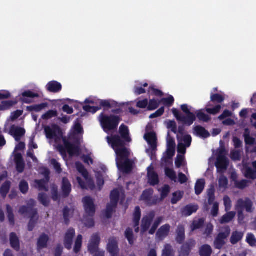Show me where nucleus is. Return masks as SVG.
<instances>
[{
	"mask_svg": "<svg viewBox=\"0 0 256 256\" xmlns=\"http://www.w3.org/2000/svg\"><path fill=\"white\" fill-rule=\"evenodd\" d=\"M154 191L152 189H148L144 192L141 196V200L148 204H154L159 202L158 196H153Z\"/></svg>",
	"mask_w": 256,
	"mask_h": 256,
	"instance_id": "a211bd4d",
	"label": "nucleus"
},
{
	"mask_svg": "<svg viewBox=\"0 0 256 256\" xmlns=\"http://www.w3.org/2000/svg\"><path fill=\"white\" fill-rule=\"evenodd\" d=\"M10 242L12 246L16 250H18L20 248L19 240L15 234L12 233L10 234Z\"/></svg>",
	"mask_w": 256,
	"mask_h": 256,
	"instance_id": "58836bf2",
	"label": "nucleus"
},
{
	"mask_svg": "<svg viewBox=\"0 0 256 256\" xmlns=\"http://www.w3.org/2000/svg\"><path fill=\"white\" fill-rule=\"evenodd\" d=\"M47 106V104L43 103L40 104L32 106L30 107V108L33 111L36 112H38L42 110L45 108Z\"/></svg>",
	"mask_w": 256,
	"mask_h": 256,
	"instance_id": "bf43d9fd",
	"label": "nucleus"
},
{
	"mask_svg": "<svg viewBox=\"0 0 256 256\" xmlns=\"http://www.w3.org/2000/svg\"><path fill=\"white\" fill-rule=\"evenodd\" d=\"M20 190L22 194H26L28 190V185L27 182L22 180L20 184Z\"/></svg>",
	"mask_w": 256,
	"mask_h": 256,
	"instance_id": "680f3d73",
	"label": "nucleus"
},
{
	"mask_svg": "<svg viewBox=\"0 0 256 256\" xmlns=\"http://www.w3.org/2000/svg\"><path fill=\"white\" fill-rule=\"evenodd\" d=\"M214 230V226L212 224H207L205 231L204 233L206 238H208L210 236Z\"/></svg>",
	"mask_w": 256,
	"mask_h": 256,
	"instance_id": "e2e57ef3",
	"label": "nucleus"
},
{
	"mask_svg": "<svg viewBox=\"0 0 256 256\" xmlns=\"http://www.w3.org/2000/svg\"><path fill=\"white\" fill-rule=\"evenodd\" d=\"M99 99L95 97H90L85 100L84 102L87 105L84 106V110L87 112L94 114L98 110L100 109V106H98Z\"/></svg>",
	"mask_w": 256,
	"mask_h": 256,
	"instance_id": "2eb2a0df",
	"label": "nucleus"
},
{
	"mask_svg": "<svg viewBox=\"0 0 256 256\" xmlns=\"http://www.w3.org/2000/svg\"><path fill=\"white\" fill-rule=\"evenodd\" d=\"M244 234L242 232L235 231L231 236L230 242L232 244H234L240 242L243 238Z\"/></svg>",
	"mask_w": 256,
	"mask_h": 256,
	"instance_id": "f704fd0d",
	"label": "nucleus"
},
{
	"mask_svg": "<svg viewBox=\"0 0 256 256\" xmlns=\"http://www.w3.org/2000/svg\"><path fill=\"white\" fill-rule=\"evenodd\" d=\"M57 112L56 110H49L44 114L42 116V118L43 119H50L52 117H54L56 116Z\"/></svg>",
	"mask_w": 256,
	"mask_h": 256,
	"instance_id": "0e129e2a",
	"label": "nucleus"
},
{
	"mask_svg": "<svg viewBox=\"0 0 256 256\" xmlns=\"http://www.w3.org/2000/svg\"><path fill=\"white\" fill-rule=\"evenodd\" d=\"M236 215L234 212H227L219 220L220 224H226L230 222L234 218Z\"/></svg>",
	"mask_w": 256,
	"mask_h": 256,
	"instance_id": "cd10ccee",
	"label": "nucleus"
},
{
	"mask_svg": "<svg viewBox=\"0 0 256 256\" xmlns=\"http://www.w3.org/2000/svg\"><path fill=\"white\" fill-rule=\"evenodd\" d=\"M124 198V195L122 188L112 191L110 194V202L108 204L104 212V216L107 218H110L117 205L118 200H120L121 202H123Z\"/></svg>",
	"mask_w": 256,
	"mask_h": 256,
	"instance_id": "1a4fd4ad",
	"label": "nucleus"
},
{
	"mask_svg": "<svg viewBox=\"0 0 256 256\" xmlns=\"http://www.w3.org/2000/svg\"><path fill=\"white\" fill-rule=\"evenodd\" d=\"M29 150L27 152V155L28 157L30 158L34 162H36L37 158L34 156L32 149H36L38 148L37 144L34 142V138L33 137L30 138V142L28 144Z\"/></svg>",
	"mask_w": 256,
	"mask_h": 256,
	"instance_id": "a878e982",
	"label": "nucleus"
},
{
	"mask_svg": "<svg viewBox=\"0 0 256 256\" xmlns=\"http://www.w3.org/2000/svg\"><path fill=\"white\" fill-rule=\"evenodd\" d=\"M22 98H21V100L23 102L30 103L31 101L28 99V98H37L38 96V95L32 91L28 90L22 92Z\"/></svg>",
	"mask_w": 256,
	"mask_h": 256,
	"instance_id": "7c9ffc66",
	"label": "nucleus"
},
{
	"mask_svg": "<svg viewBox=\"0 0 256 256\" xmlns=\"http://www.w3.org/2000/svg\"><path fill=\"white\" fill-rule=\"evenodd\" d=\"M205 186V181L204 179H200L197 180L195 186L196 194H200L203 190Z\"/></svg>",
	"mask_w": 256,
	"mask_h": 256,
	"instance_id": "ea45409f",
	"label": "nucleus"
},
{
	"mask_svg": "<svg viewBox=\"0 0 256 256\" xmlns=\"http://www.w3.org/2000/svg\"><path fill=\"white\" fill-rule=\"evenodd\" d=\"M174 250L172 246L169 244H166L162 250V256H174Z\"/></svg>",
	"mask_w": 256,
	"mask_h": 256,
	"instance_id": "de8ad7c7",
	"label": "nucleus"
},
{
	"mask_svg": "<svg viewBox=\"0 0 256 256\" xmlns=\"http://www.w3.org/2000/svg\"><path fill=\"white\" fill-rule=\"evenodd\" d=\"M160 101L152 99L150 101L149 104H148V110H152L156 109L159 106Z\"/></svg>",
	"mask_w": 256,
	"mask_h": 256,
	"instance_id": "13d9d810",
	"label": "nucleus"
},
{
	"mask_svg": "<svg viewBox=\"0 0 256 256\" xmlns=\"http://www.w3.org/2000/svg\"><path fill=\"white\" fill-rule=\"evenodd\" d=\"M246 240L247 242L252 246H254L256 245V238L252 234L248 233L247 234Z\"/></svg>",
	"mask_w": 256,
	"mask_h": 256,
	"instance_id": "4d7b16f0",
	"label": "nucleus"
},
{
	"mask_svg": "<svg viewBox=\"0 0 256 256\" xmlns=\"http://www.w3.org/2000/svg\"><path fill=\"white\" fill-rule=\"evenodd\" d=\"M35 204V201L33 200H30L28 204V206H21L18 212L24 217L28 216L30 218V222L28 225V229L31 231L33 230L35 224L36 223L38 216L36 210L32 208Z\"/></svg>",
	"mask_w": 256,
	"mask_h": 256,
	"instance_id": "6e6552de",
	"label": "nucleus"
},
{
	"mask_svg": "<svg viewBox=\"0 0 256 256\" xmlns=\"http://www.w3.org/2000/svg\"><path fill=\"white\" fill-rule=\"evenodd\" d=\"M106 139L116 152V163L118 168L124 172H130L132 162L129 159L130 152L124 147V142L118 136H108Z\"/></svg>",
	"mask_w": 256,
	"mask_h": 256,
	"instance_id": "f03ea898",
	"label": "nucleus"
},
{
	"mask_svg": "<svg viewBox=\"0 0 256 256\" xmlns=\"http://www.w3.org/2000/svg\"><path fill=\"white\" fill-rule=\"evenodd\" d=\"M4 130L6 132L12 136L16 141L19 140L24 136L26 132L22 128L15 126H9L8 122L5 124Z\"/></svg>",
	"mask_w": 256,
	"mask_h": 256,
	"instance_id": "f8f14e48",
	"label": "nucleus"
},
{
	"mask_svg": "<svg viewBox=\"0 0 256 256\" xmlns=\"http://www.w3.org/2000/svg\"><path fill=\"white\" fill-rule=\"evenodd\" d=\"M198 208L196 205H188L184 208L182 212V214L185 216H190L192 213L196 212Z\"/></svg>",
	"mask_w": 256,
	"mask_h": 256,
	"instance_id": "e433bc0d",
	"label": "nucleus"
},
{
	"mask_svg": "<svg viewBox=\"0 0 256 256\" xmlns=\"http://www.w3.org/2000/svg\"><path fill=\"white\" fill-rule=\"evenodd\" d=\"M38 200L44 206H46L49 202V200L47 196L43 194H40L38 196Z\"/></svg>",
	"mask_w": 256,
	"mask_h": 256,
	"instance_id": "338daca9",
	"label": "nucleus"
},
{
	"mask_svg": "<svg viewBox=\"0 0 256 256\" xmlns=\"http://www.w3.org/2000/svg\"><path fill=\"white\" fill-rule=\"evenodd\" d=\"M212 252L211 247L208 244H205L201 247L200 253V256H210Z\"/></svg>",
	"mask_w": 256,
	"mask_h": 256,
	"instance_id": "c03bdc74",
	"label": "nucleus"
},
{
	"mask_svg": "<svg viewBox=\"0 0 256 256\" xmlns=\"http://www.w3.org/2000/svg\"><path fill=\"white\" fill-rule=\"evenodd\" d=\"M154 212H151L144 216L141 222V233L143 234L148 230V234H154L158 226L162 222L164 218L159 216L154 220Z\"/></svg>",
	"mask_w": 256,
	"mask_h": 256,
	"instance_id": "39448f33",
	"label": "nucleus"
},
{
	"mask_svg": "<svg viewBox=\"0 0 256 256\" xmlns=\"http://www.w3.org/2000/svg\"><path fill=\"white\" fill-rule=\"evenodd\" d=\"M152 126L150 124L147 126L146 133L144 136V138L151 148L152 150H154L156 146V134L150 130Z\"/></svg>",
	"mask_w": 256,
	"mask_h": 256,
	"instance_id": "f3484780",
	"label": "nucleus"
},
{
	"mask_svg": "<svg viewBox=\"0 0 256 256\" xmlns=\"http://www.w3.org/2000/svg\"><path fill=\"white\" fill-rule=\"evenodd\" d=\"M194 134L201 138H206L209 136V133L202 127L196 126L194 128Z\"/></svg>",
	"mask_w": 256,
	"mask_h": 256,
	"instance_id": "72a5a7b5",
	"label": "nucleus"
},
{
	"mask_svg": "<svg viewBox=\"0 0 256 256\" xmlns=\"http://www.w3.org/2000/svg\"><path fill=\"white\" fill-rule=\"evenodd\" d=\"M218 188L220 190L224 191L227 188L228 184V180L227 178L223 174H220L218 178Z\"/></svg>",
	"mask_w": 256,
	"mask_h": 256,
	"instance_id": "2f4dec72",
	"label": "nucleus"
},
{
	"mask_svg": "<svg viewBox=\"0 0 256 256\" xmlns=\"http://www.w3.org/2000/svg\"><path fill=\"white\" fill-rule=\"evenodd\" d=\"M141 216L140 210L139 207L137 206L135 208L134 214L133 222L136 226H138L139 224V221Z\"/></svg>",
	"mask_w": 256,
	"mask_h": 256,
	"instance_id": "49530a36",
	"label": "nucleus"
},
{
	"mask_svg": "<svg viewBox=\"0 0 256 256\" xmlns=\"http://www.w3.org/2000/svg\"><path fill=\"white\" fill-rule=\"evenodd\" d=\"M147 177L148 182L152 186L157 184L159 182L158 175L152 166L148 168Z\"/></svg>",
	"mask_w": 256,
	"mask_h": 256,
	"instance_id": "b1692460",
	"label": "nucleus"
},
{
	"mask_svg": "<svg viewBox=\"0 0 256 256\" xmlns=\"http://www.w3.org/2000/svg\"><path fill=\"white\" fill-rule=\"evenodd\" d=\"M10 183V182H4L0 189V193L3 197H5L9 191Z\"/></svg>",
	"mask_w": 256,
	"mask_h": 256,
	"instance_id": "3c124183",
	"label": "nucleus"
},
{
	"mask_svg": "<svg viewBox=\"0 0 256 256\" xmlns=\"http://www.w3.org/2000/svg\"><path fill=\"white\" fill-rule=\"evenodd\" d=\"M14 160L18 171L22 172L24 169V164L21 154H16L14 156Z\"/></svg>",
	"mask_w": 256,
	"mask_h": 256,
	"instance_id": "c756f323",
	"label": "nucleus"
},
{
	"mask_svg": "<svg viewBox=\"0 0 256 256\" xmlns=\"http://www.w3.org/2000/svg\"><path fill=\"white\" fill-rule=\"evenodd\" d=\"M166 174L170 179L174 182H176L177 178L176 172L172 169L166 168L165 170Z\"/></svg>",
	"mask_w": 256,
	"mask_h": 256,
	"instance_id": "5fc2aeb1",
	"label": "nucleus"
},
{
	"mask_svg": "<svg viewBox=\"0 0 256 256\" xmlns=\"http://www.w3.org/2000/svg\"><path fill=\"white\" fill-rule=\"evenodd\" d=\"M14 104L12 101H4L0 104V110H5Z\"/></svg>",
	"mask_w": 256,
	"mask_h": 256,
	"instance_id": "052dcab7",
	"label": "nucleus"
},
{
	"mask_svg": "<svg viewBox=\"0 0 256 256\" xmlns=\"http://www.w3.org/2000/svg\"><path fill=\"white\" fill-rule=\"evenodd\" d=\"M250 130L246 128L245 130L244 136V138L245 142L248 144H252L254 142V139L250 136Z\"/></svg>",
	"mask_w": 256,
	"mask_h": 256,
	"instance_id": "603ef678",
	"label": "nucleus"
},
{
	"mask_svg": "<svg viewBox=\"0 0 256 256\" xmlns=\"http://www.w3.org/2000/svg\"><path fill=\"white\" fill-rule=\"evenodd\" d=\"M48 240V236L46 234H42L40 236L37 244L38 250L46 247Z\"/></svg>",
	"mask_w": 256,
	"mask_h": 256,
	"instance_id": "c85d7f7f",
	"label": "nucleus"
},
{
	"mask_svg": "<svg viewBox=\"0 0 256 256\" xmlns=\"http://www.w3.org/2000/svg\"><path fill=\"white\" fill-rule=\"evenodd\" d=\"M62 85L56 81H52L46 85L47 90L52 92H58L62 90Z\"/></svg>",
	"mask_w": 256,
	"mask_h": 256,
	"instance_id": "bb28decb",
	"label": "nucleus"
},
{
	"mask_svg": "<svg viewBox=\"0 0 256 256\" xmlns=\"http://www.w3.org/2000/svg\"><path fill=\"white\" fill-rule=\"evenodd\" d=\"M99 242L100 237L98 234H93L88 244V250L92 254H95L94 256H104V252L98 249Z\"/></svg>",
	"mask_w": 256,
	"mask_h": 256,
	"instance_id": "ddd939ff",
	"label": "nucleus"
},
{
	"mask_svg": "<svg viewBox=\"0 0 256 256\" xmlns=\"http://www.w3.org/2000/svg\"><path fill=\"white\" fill-rule=\"evenodd\" d=\"M252 206V201L248 198H246L245 200H238L235 206L236 210H242L244 208L248 212H252L253 210Z\"/></svg>",
	"mask_w": 256,
	"mask_h": 256,
	"instance_id": "aec40b11",
	"label": "nucleus"
},
{
	"mask_svg": "<svg viewBox=\"0 0 256 256\" xmlns=\"http://www.w3.org/2000/svg\"><path fill=\"white\" fill-rule=\"evenodd\" d=\"M252 166L254 170L248 166L247 162L244 160L243 161L244 168L242 170L246 178L254 180L256 178V161L252 162Z\"/></svg>",
	"mask_w": 256,
	"mask_h": 256,
	"instance_id": "6ab92c4d",
	"label": "nucleus"
},
{
	"mask_svg": "<svg viewBox=\"0 0 256 256\" xmlns=\"http://www.w3.org/2000/svg\"><path fill=\"white\" fill-rule=\"evenodd\" d=\"M107 250L111 256H117L118 248L117 240L114 238H110L107 244Z\"/></svg>",
	"mask_w": 256,
	"mask_h": 256,
	"instance_id": "4be33fe9",
	"label": "nucleus"
},
{
	"mask_svg": "<svg viewBox=\"0 0 256 256\" xmlns=\"http://www.w3.org/2000/svg\"><path fill=\"white\" fill-rule=\"evenodd\" d=\"M210 99L212 102H222L224 99V98L220 94H212Z\"/></svg>",
	"mask_w": 256,
	"mask_h": 256,
	"instance_id": "69168bd1",
	"label": "nucleus"
},
{
	"mask_svg": "<svg viewBox=\"0 0 256 256\" xmlns=\"http://www.w3.org/2000/svg\"><path fill=\"white\" fill-rule=\"evenodd\" d=\"M8 217L10 222L12 224L14 223V214L12 212V209L10 206L7 205L6 206Z\"/></svg>",
	"mask_w": 256,
	"mask_h": 256,
	"instance_id": "6e6d98bb",
	"label": "nucleus"
},
{
	"mask_svg": "<svg viewBox=\"0 0 256 256\" xmlns=\"http://www.w3.org/2000/svg\"><path fill=\"white\" fill-rule=\"evenodd\" d=\"M75 212L74 210L72 208H66L64 210V216L66 222H67L68 218L72 216Z\"/></svg>",
	"mask_w": 256,
	"mask_h": 256,
	"instance_id": "09e8293b",
	"label": "nucleus"
},
{
	"mask_svg": "<svg viewBox=\"0 0 256 256\" xmlns=\"http://www.w3.org/2000/svg\"><path fill=\"white\" fill-rule=\"evenodd\" d=\"M82 236L80 234L78 236L74 247V252L75 253L79 252L82 246Z\"/></svg>",
	"mask_w": 256,
	"mask_h": 256,
	"instance_id": "37998d69",
	"label": "nucleus"
},
{
	"mask_svg": "<svg viewBox=\"0 0 256 256\" xmlns=\"http://www.w3.org/2000/svg\"><path fill=\"white\" fill-rule=\"evenodd\" d=\"M120 133L126 142H130L131 141V139L129 136V132L127 126L123 124L122 125L120 128Z\"/></svg>",
	"mask_w": 256,
	"mask_h": 256,
	"instance_id": "c9c22d12",
	"label": "nucleus"
},
{
	"mask_svg": "<svg viewBox=\"0 0 256 256\" xmlns=\"http://www.w3.org/2000/svg\"><path fill=\"white\" fill-rule=\"evenodd\" d=\"M82 202L86 213L82 222L86 226L90 228L94 225L92 216L95 213V206L93 200L88 196L83 198Z\"/></svg>",
	"mask_w": 256,
	"mask_h": 256,
	"instance_id": "0eeeda50",
	"label": "nucleus"
},
{
	"mask_svg": "<svg viewBox=\"0 0 256 256\" xmlns=\"http://www.w3.org/2000/svg\"><path fill=\"white\" fill-rule=\"evenodd\" d=\"M170 187L168 185H164L161 188L158 190L160 194V199L159 201L162 200L165 198L170 192Z\"/></svg>",
	"mask_w": 256,
	"mask_h": 256,
	"instance_id": "79ce46f5",
	"label": "nucleus"
},
{
	"mask_svg": "<svg viewBox=\"0 0 256 256\" xmlns=\"http://www.w3.org/2000/svg\"><path fill=\"white\" fill-rule=\"evenodd\" d=\"M178 154L175 164L176 167L180 168L186 164L184 154L186 152V148L190 146L192 138L190 135L178 134Z\"/></svg>",
	"mask_w": 256,
	"mask_h": 256,
	"instance_id": "20e7f679",
	"label": "nucleus"
},
{
	"mask_svg": "<svg viewBox=\"0 0 256 256\" xmlns=\"http://www.w3.org/2000/svg\"><path fill=\"white\" fill-rule=\"evenodd\" d=\"M40 172L44 175V178L42 180H36L34 186L39 190H48L46 187V183L49 180L48 175L50 174V172L48 168H42L40 169Z\"/></svg>",
	"mask_w": 256,
	"mask_h": 256,
	"instance_id": "dca6fc26",
	"label": "nucleus"
},
{
	"mask_svg": "<svg viewBox=\"0 0 256 256\" xmlns=\"http://www.w3.org/2000/svg\"><path fill=\"white\" fill-rule=\"evenodd\" d=\"M230 232V229L229 226L225 227L224 230L220 232L214 240V246L216 248H221L226 244L227 238Z\"/></svg>",
	"mask_w": 256,
	"mask_h": 256,
	"instance_id": "4468645a",
	"label": "nucleus"
},
{
	"mask_svg": "<svg viewBox=\"0 0 256 256\" xmlns=\"http://www.w3.org/2000/svg\"><path fill=\"white\" fill-rule=\"evenodd\" d=\"M217 160L216 163V166L217 168L218 172L223 173L226 170L228 165V160L226 158V152L223 148H220L216 151Z\"/></svg>",
	"mask_w": 256,
	"mask_h": 256,
	"instance_id": "9b49d317",
	"label": "nucleus"
},
{
	"mask_svg": "<svg viewBox=\"0 0 256 256\" xmlns=\"http://www.w3.org/2000/svg\"><path fill=\"white\" fill-rule=\"evenodd\" d=\"M62 190L64 196H68L71 191V184L66 178L62 179Z\"/></svg>",
	"mask_w": 256,
	"mask_h": 256,
	"instance_id": "473e14b6",
	"label": "nucleus"
},
{
	"mask_svg": "<svg viewBox=\"0 0 256 256\" xmlns=\"http://www.w3.org/2000/svg\"><path fill=\"white\" fill-rule=\"evenodd\" d=\"M224 204L225 207V210L226 212L230 211L232 207V200L229 196H225L223 198Z\"/></svg>",
	"mask_w": 256,
	"mask_h": 256,
	"instance_id": "864d4df0",
	"label": "nucleus"
},
{
	"mask_svg": "<svg viewBox=\"0 0 256 256\" xmlns=\"http://www.w3.org/2000/svg\"><path fill=\"white\" fill-rule=\"evenodd\" d=\"M125 236L130 244H132L134 243L135 238L133 235V232L132 229L128 228L126 230L125 232Z\"/></svg>",
	"mask_w": 256,
	"mask_h": 256,
	"instance_id": "8fccbe9b",
	"label": "nucleus"
},
{
	"mask_svg": "<svg viewBox=\"0 0 256 256\" xmlns=\"http://www.w3.org/2000/svg\"><path fill=\"white\" fill-rule=\"evenodd\" d=\"M204 220L203 218L194 220L190 227L191 232L200 228L204 224Z\"/></svg>",
	"mask_w": 256,
	"mask_h": 256,
	"instance_id": "a19ab883",
	"label": "nucleus"
},
{
	"mask_svg": "<svg viewBox=\"0 0 256 256\" xmlns=\"http://www.w3.org/2000/svg\"><path fill=\"white\" fill-rule=\"evenodd\" d=\"M75 236V230L73 228L68 229L66 232L64 244L66 248L70 250L73 244V239Z\"/></svg>",
	"mask_w": 256,
	"mask_h": 256,
	"instance_id": "412c9836",
	"label": "nucleus"
},
{
	"mask_svg": "<svg viewBox=\"0 0 256 256\" xmlns=\"http://www.w3.org/2000/svg\"><path fill=\"white\" fill-rule=\"evenodd\" d=\"M184 196V192L178 191L174 192L172 194L171 202L172 204H176L180 201Z\"/></svg>",
	"mask_w": 256,
	"mask_h": 256,
	"instance_id": "a18cd8bd",
	"label": "nucleus"
},
{
	"mask_svg": "<svg viewBox=\"0 0 256 256\" xmlns=\"http://www.w3.org/2000/svg\"><path fill=\"white\" fill-rule=\"evenodd\" d=\"M100 170H97L96 171L97 184L98 190H101V188L104 184V178L106 170V168L103 165L100 166Z\"/></svg>",
	"mask_w": 256,
	"mask_h": 256,
	"instance_id": "393cba45",
	"label": "nucleus"
},
{
	"mask_svg": "<svg viewBox=\"0 0 256 256\" xmlns=\"http://www.w3.org/2000/svg\"><path fill=\"white\" fill-rule=\"evenodd\" d=\"M176 240L179 243H182L184 240V228L183 226H178L176 230Z\"/></svg>",
	"mask_w": 256,
	"mask_h": 256,
	"instance_id": "4c0bfd02",
	"label": "nucleus"
},
{
	"mask_svg": "<svg viewBox=\"0 0 256 256\" xmlns=\"http://www.w3.org/2000/svg\"><path fill=\"white\" fill-rule=\"evenodd\" d=\"M44 130L48 142L60 152L64 158L67 152L70 156L80 154L79 148L70 144L66 140L64 136L62 130L56 124L46 126Z\"/></svg>",
	"mask_w": 256,
	"mask_h": 256,
	"instance_id": "f257e3e1",
	"label": "nucleus"
},
{
	"mask_svg": "<svg viewBox=\"0 0 256 256\" xmlns=\"http://www.w3.org/2000/svg\"><path fill=\"white\" fill-rule=\"evenodd\" d=\"M181 109L185 114V116L180 114L176 108H173L172 112L176 118L184 124L192 125L196 118L195 114H196L199 120L201 121L206 122L210 119V116L204 113V110H196L194 114L193 112H194V108L186 104L181 106Z\"/></svg>",
	"mask_w": 256,
	"mask_h": 256,
	"instance_id": "7ed1b4c3",
	"label": "nucleus"
},
{
	"mask_svg": "<svg viewBox=\"0 0 256 256\" xmlns=\"http://www.w3.org/2000/svg\"><path fill=\"white\" fill-rule=\"evenodd\" d=\"M99 120L104 130L106 132L116 128L120 122L118 116H108L102 114L100 116Z\"/></svg>",
	"mask_w": 256,
	"mask_h": 256,
	"instance_id": "9d476101",
	"label": "nucleus"
},
{
	"mask_svg": "<svg viewBox=\"0 0 256 256\" xmlns=\"http://www.w3.org/2000/svg\"><path fill=\"white\" fill-rule=\"evenodd\" d=\"M170 226L169 224H165L160 226L156 233V238L160 240H164L169 234Z\"/></svg>",
	"mask_w": 256,
	"mask_h": 256,
	"instance_id": "5701e85b",
	"label": "nucleus"
},
{
	"mask_svg": "<svg viewBox=\"0 0 256 256\" xmlns=\"http://www.w3.org/2000/svg\"><path fill=\"white\" fill-rule=\"evenodd\" d=\"M248 180H242L240 181H236L234 184L236 188L242 189L248 186Z\"/></svg>",
	"mask_w": 256,
	"mask_h": 256,
	"instance_id": "774afa93",
	"label": "nucleus"
},
{
	"mask_svg": "<svg viewBox=\"0 0 256 256\" xmlns=\"http://www.w3.org/2000/svg\"><path fill=\"white\" fill-rule=\"evenodd\" d=\"M76 166L77 170L81 174V176H78L76 178V181L80 188L84 190H94V182L83 165L80 162H76Z\"/></svg>",
	"mask_w": 256,
	"mask_h": 256,
	"instance_id": "423d86ee",
	"label": "nucleus"
}]
</instances>
